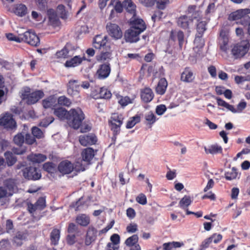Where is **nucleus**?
<instances>
[{
  "label": "nucleus",
  "mask_w": 250,
  "mask_h": 250,
  "mask_svg": "<svg viewBox=\"0 0 250 250\" xmlns=\"http://www.w3.org/2000/svg\"><path fill=\"white\" fill-rule=\"evenodd\" d=\"M84 119L85 115L80 108H71L69 110L67 122L70 126L78 129Z\"/></svg>",
  "instance_id": "f257e3e1"
},
{
  "label": "nucleus",
  "mask_w": 250,
  "mask_h": 250,
  "mask_svg": "<svg viewBox=\"0 0 250 250\" xmlns=\"http://www.w3.org/2000/svg\"><path fill=\"white\" fill-rule=\"evenodd\" d=\"M250 13V9H241L230 13L228 17L229 21H237V24L243 26H247L250 21V17L248 15Z\"/></svg>",
  "instance_id": "f03ea898"
},
{
  "label": "nucleus",
  "mask_w": 250,
  "mask_h": 250,
  "mask_svg": "<svg viewBox=\"0 0 250 250\" xmlns=\"http://www.w3.org/2000/svg\"><path fill=\"white\" fill-rule=\"evenodd\" d=\"M124 115L118 112L112 113L110 119L108 120V125L114 135H118L121 131V126L124 123Z\"/></svg>",
  "instance_id": "7ed1b4c3"
},
{
  "label": "nucleus",
  "mask_w": 250,
  "mask_h": 250,
  "mask_svg": "<svg viewBox=\"0 0 250 250\" xmlns=\"http://www.w3.org/2000/svg\"><path fill=\"white\" fill-rule=\"evenodd\" d=\"M30 91V88L26 87L21 96L22 99L26 100L28 104H35L44 96V93L42 90H37L32 92Z\"/></svg>",
  "instance_id": "20e7f679"
},
{
  "label": "nucleus",
  "mask_w": 250,
  "mask_h": 250,
  "mask_svg": "<svg viewBox=\"0 0 250 250\" xmlns=\"http://www.w3.org/2000/svg\"><path fill=\"white\" fill-rule=\"evenodd\" d=\"M21 42H24L33 46H38L40 44V40L37 34L31 30H28L21 34Z\"/></svg>",
  "instance_id": "39448f33"
},
{
  "label": "nucleus",
  "mask_w": 250,
  "mask_h": 250,
  "mask_svg": "<svg viewBox=\"0 0 250 250\" xmlns=\"http://www.w3.org/2000/svg\"><path fill=\"white\" fill-rule=\"evenodd\" d=\"M229 32L225 29H221L218 38V45L220 50L226 54L229 49Z\"/></svg>",
  "instance_id": "423d86ee"
},
{
  "label": "nucleus",
  "mask_w": 250,
  "mask_h": 250,
  "mask_svg": "<svg viewBox=\"0 0 250 250\" xmlns=\"http://www.w3.org/2000/svg\"><path fill=\"white\" fill-rule=\"evenodd\" d=\"M23 177L28 180H37L41 178V173L36 167H29L22 170Z\"/></svg>",
  "instance_id": "0eeeda50"
},
{
  "label": "nucleus",
  "mask_w": 250,
  "mask_h": 250,
  "mask_svg": "<svg viewBox=\"0 0 250 250\" xmlns=\"http://www.w3.org/2000/svg\"><path fill=\"white\" fill-rule=\"evenodd\" d=\"M106 30L109 35L115 40H119L122 38L123 32L120 26L111 22L106 25Z\"/></svg>",
  "instance_id": "6e6552de"
},
{
  "label": "nucleus",
  "mask_w": 250,
  "mask_h": 250,
  "mask_svg": "<svg viewBox=\"0 0 250 250\" xmlns=\"http://www.w3.org/2000/svg\"><path fill=\"white\" fill-rule=\"evenodd\" d=\"M111 72L110 64L109 62L100 64L96 71V75L98 79L104 80L107 78Z\"/></svg>",
  "instance_id": "1a4fd4ad"
},
{
  "label": "nucleus",
  "mask_w": 250,
  "mask_h": 250,
  "mask_svg": "<svg viewBox=\"0 0 250 250\" xmlns=\"http://www.w3.org/2000/svg\"><path fill=\"white\" fill-rule=\"evenodd\" d=\"M67 93L72 97H80V83L78 80H70L67 84Z\"/></svg>",
  "instance_id": "9d476101"
},
{
  "label": "nucleus",
  "mask_w": 250,
  "mask_h": 250,
  "mask_svg": "<svg viewBox=\"0 0 250 250\" xmlns=\"http://www.w3.org/2000/svg\"><path fill=\"white\" fill-rule=\"evenodd\" d=\"M139 32L133 30L131 28L125 31L124 34V39L126 42L129 43L137 42L140 40Z\"/></svg>",
  "instance_id": "9b49d317"
},
{
  "label": "nucleus",
  "mask_w": 250,
  "mask_h": 250,
  "mask_svg": "<svg viewBox=\"0 0 250 250\" xmlns=\"http://www.w3.org/2000/svg\"><path fill=\"white\" fill-rule=\"evenodd\" d=\"M185 35L184 32L181 30H172L169 35V40L173 42H178L179 48L182 49L184 42Z\"/></svg>",
  "instance_id": "f8f14e48"
},
{
  "label": "nucleus",
  "mask_w": 250,
  "mask_h": 250,
  "mask_svg": "<svg viewBox=\"0 0 250 250\" xmlns=\"http://www.w3.org/2000/svg\"><path fill=\"white\" fill-rule=\"evenodd\" d=\"M0 125L7 129H13L16 127V123L11 114H6L0 118Z\"/></svg>",
  "instance_id": "ddd939ff"
},
{
  "label": "nucleus",
  "mask_w": 250,
  "mask_h": 250,
  "mask_svg": "<svg viewBox=\"0 0 250 250\" xmlns=\"http://www.w3.org/2000/svg\"><path fill=\"white\" fill-rule=\"evenodd\" d=\"M93 46L96 49H101L102 47L104 49L108 48L109 45L107 43V37L106 36H103L102 35H97L93 39Z\"/></svg>",
  "instance_id": "4468645a"
},
{
  "label": "nucleus",
  "mask_w": 250,
  "mask_h": 250,
  "mask_svg": "<svg viewBox=\"0 0 250 250\" xmlns=\"http://www.w3.org/2000/svg\"><path fill=\"white\" fill-rule=\"evenodd\" d=\"M79 140L81 145L87 146L96 144L97 139L95 134L89 133L86 135L80 136Z\"/></svg>",
  "instance_id": "2eb2a0df"
},
{
  "label": "nucleus",
  "mask_w": 250,
  "mask_h": 250,
  "mask_svg": "<svg viewBox=\"0 0 250 250\" xmlns=\"http://www.w3.org/2000/svg\"><path fill=\"white\" fill-rule=\"evenodd\" d=\"M129 24L130 28L141 33L144 32L146 28L145 22L141 19H133L132 18L130 20Z\"/></svg>",
  "instance_id": "dca6fc26"
},
{
  "label": "nucleus",
  "mask_w": 250,
  "mask_h": 250,
  "mask_svg": "<svg viewBox=\"0 0 250 250\" xmlns=\"http://www.w3.org/2000/svg\"><path fill=\"white\" fill-rule=\"evenodd\" d=\"M74 169L73 164L68 160L62 161L58 166V171L62 175L70 173Z\"/></svg>",
  "instance_id": "f3484780"
},
{
  "label": "nucleus",
  "mask_w": 250,
  "mask_h": 250,
  "mask_svg": "<svg viewBox=\"0 0 250 250\" xmlns=\"http://www.w3.org/2000/svg\"><path fill=\"white\" fill-rule=\"evenodd\" d=\"M97 151V150H94L92 147H89L83 149L81 152V156L83 161L87 164H90Z\"/></svg>",
  "instance_id": "a211bd4d"
},
{
  "label": "nucleus",
  "mask_w": 250,
  "mask_h": 250,
  "mask_svg": "<svg viewBox=\"0 0 250 250\" xmlns=\"http://www.w3.org/2000/svg\"><path fill=\"white\" fill-rule=\"evenodd\" d=\"M140 97L142 101L147 104L152 101L154 97V94L150 87H146L141 89Z\"/></svg>",
  "instance_id": "6ab92c4d"
},
{
  "label": "nucleus",
  "mask_w": 250,
  "mask_h": 250,
  "mask_svg": "<svg viewBox=\"0 0 250 250\" xmlns=\"http://www.w3.org/2000/svg\"><path fill=\"white\" fill-rule=\"evenodd\" d=\"M248 50L246 46L236 44L231 49V54L235 59L241 58L245 56Z\"/></svg>",
  "instance_id": "aec40b11"
},
{
  "label": "nucleus",
  "mask_w": 250,
  "mask_h": 250,
  "mask_svg": "<svg viewBox=\"0 0 250 250\" xmlns=\"http://www.w3.org/2000/svg\"><path fill=\"white\" fill-rule=\"evenodd\" d=\"M195 79L193 72L189 67L185 68L183 72L181 73L180 80L185 83H191Z\"/></svg>",
  "instance_id": "412c9836"
},
{
  "label": "nucleus",
  "mask_w": 250,
  "mask_h": 250,
  "mask_svg": "<svg viewBox=\"0 0 250 250\" xmlns=\"http://www.w3.org/2000/svg\"><path fill=\"white\" fill-rule=\"evenodd\" d=\"M193 20L186 15H183L177 19L176 23L179 27L184 29L189 28V24L192 23Z\"/></svg>",
  "instance_id": "4be33fe9"
},
{
  "label": "nucleus",
  "mask_w": 250,
  "mask_h": 250,
  "mask_svg": "<svg viewBox=\"0 0 250 250\" xmlns=\"http://www.w3.org/2000/svg\"><path fill=\"white\" fill-rule=\"evenodd\" d=\"M105 51H102L101 53L96 56V60L99 62H108L112 58L111 51H110V47L104 48Z\"/></svg>",
  "instance_id": "5701e85b"
},
{
  "label": "nucleus",
  "mask_w": 250,
  "mask_h": 250,
  "mask_svg": "<svg viewBox=\"0 0 250 250\" xmlns=\"http://www.w3.org/2000/svg\"><path fill=\"white\" fill-rule=\"evenodd\" d=\"M167 85V82L166 78L160 79L155 88L156 93L160 95H164L166 92Z\"/></svg>",
  "instance_id": "b1692460"
},
{
  "label": "nucleus",
  "mask_w": 250,
  "mask_h": 250,
  "mask_svg": "<svg viewBox=\"0 0 250 250\" xmlns=\"http://www.w3.org/2000/svg\"><path fill=\"white\" fill-rule=\"evenodd\" d=\"M13 11L16 15L22 17L27 14V8L26 5L23 4H17L14 5Z\"/></svg>",
  "instance_id": "393cba45"
},
{
  "label": "nucleus",
  "mask_w": 250,
  "mask_h": 250,
  "mask_svg": "<svg viewBox=\"0 0 250 250\" xmlns=\"http://www.w3.org/2000/svg\"><path fill=\"white\" fill-rule=\"evenodd\" d=\"M84 57H81L79 56H76L69 60H67L64 63L66 67H74L80 65L83 60H85Z\"/></svg>",
  "instance_id": "a878e982"
},
{
  "label": "nucleus",
  "mask_w": 250,
  "mask_h": 250,
  "mask_svg": "<svg viewBox=\"0 0 250 250\" xmlns=\"http://www.w3.org/2000/svg\"><path fill=\"white\" fill-rule=\"evenodd\" d=\"M124 7L127 12L132 14L133 16L136 15V6L132 0H124Z\"/></svg>",
  "instance_id": "bb28decb"
},
{
  "label": "nucleus",
  "mask_w": 250,
  "mask_h": 250,
  "mask_svg": "<svg viewBox=\"0 0 250 250\" xmlns=\"http://www.w3.org/2000/svg\"><path fill=\"white\" fill-rule=\"evenodd\" d=\"M54 114L60 120L62 121L66 120L67 121L69 114V111H67L63 107H60L54 108Z\"/></svg>",
  "instance_id": "cd10ccee"
},
{
  "label": "nucleus",
  "mask_w": 250,
  "mask_h": 250,
  "mask_svg": "<svg viewBox=\"0 0 250 250\" xmlns=\"http://www.w3.org/2000/svg\"><path fill=\"white\" fill-rule=\"evenodd\" d=\"M76 222L81 226L86 227L90 224V219L85 214H81L76 217Z\"/></svg>",
  "instance_id": "c85d7f7f"
},
{
  "label": "nucleus",
  "mask_w": 250,
  "mask_h": 250,
  "mask_svg": "<svg viewBox=\"0 0 250 250\" xmlns=\"http://www.w3.org/2000/svg\"><path fill=\"white\" fill-rule=\"evenodd\" d=\"M60 230L58 229H53L50 233V239L52 245L56 246L59 243L60 238Z\"/></svg>",
  "instance_id": "c756f323"
},
{
  "label": "nucleus",
  "mask_w": 250,
  "mask_h": 250,
  "mask_svg": "<svg viewBox=\"0 0 250 250\" xmlns=\"http://www.w3.org/2000/svg\"><path fill=\"white\" fill-rule=\"evenodd\" d=\"M49 24L53 26L59 25V20L56 12L52 9H49L47 11Z\"/></svg>",
  "instance_id": "7c9ffc66"
},
{
  "label": "nucleus",
  "mask_w": 250,
  "mask_h": 250,
  "mask_svg": "<svg viewBox=\"0 0 250 250\" xmlns=\"http://www.w3.org/2000/svg\"><path fill=\"white\" fill-rule=\"evenodd\" d=\"M70 44L66 43L64 47L61 50L58 51L56 53V57L58 59H66L69 57V48Z\"/></svg>",
  "instance_id": "2f4dec72"
},
{
  "label": "nucleus",
  "mask_w": 250,
  "mask_h": 250,
  "mask_svg": "<svg viewBox=\"0 0 250 250\" xmlns=\"http://www.w3.org/2000/svg\"><path fill=\"white\" fill-rule=\"evenodd\" d=\"M100 99L108 100L112 97V94L110 90L104 86L99 89Z\"/></svg>",
  "instance_id": "473e14b6"
},
{
  "label": "nucleus",
  "mask_w": 250,
  "mask_h": 250,
  "mask_svg": "<svg viewBox=\"0 0 250 250\" xmlns=\"http://www.w3.org/2000/svg\"><path fill=\"white\" fill-rule=\"evenodd\" d=\"M205 151L207 154H215L222 153L223 149L221 146L218 145H213L210 146L208 148L205 147Z\"/></svg>",
  "instance_id": "72a5a7b5"
},
{
  "label": "nucleus",
  "mask_w": 250,
  "mask_h": 250,
  "mask_svg": "<svg viewBox=\"0 0 250 250\" xmlns=\"http://www.w3.org/2000/svg\"><path fill=\"white\" fill-rule=\"evenodd\" d=\"M46 158V155L40 153L32 154L29 157L30 160L35 163H41L43 162Z\"/></svg>",
  "instance_id": "f704fd0d"
},
{
  "label": "nucleus",
  "mask_w": 250,
  "mask_h": 250,
  "mask_svg": "<svg viewBox=\"0 0 250 250\" xmlns=\"http://www.w3.org/2000/svg\"><path fill=\"white\" fill-rule=\"evenodd\" d=\"M145 119L146 125H148L150 127H151L152 125L154 124L157 120L156 116L151 111L146 114Z\"/></svg>",
  "instance_id": "c9c22d12"
},
{
  "label": "nucleus",
  "mask_w": 250,
  "mask_h": 250,
  "mask_svg": "<svg viewBox=\"0 0 250 250\" xmlns=\"http://www.w3.org/2000/svg\"><path fill=\"white\" fill-rule=\"evenodd\" d=\"M4 156L5 157L8 166L11 167L16 163L17 161V158L11 152H5L4 153Z\"/></svg>",
  "instance_id": "e433bc0d"
},
{
  "label": "nucleus",
  "mask_w": 250,
  "mask_h": 250,
  "mask_svg": "<svg viewBox=\"0 0 250 250\" xmlns=\"http://www.w3.org/2000/svg\"><path fill=\"white\" fill-rule=\"evenodd\" d=\"M55 98L53 96H49L42 101V104L44 108H48L55 106Z\"/></svg>",
  "instance_id": "4c0bfd02"
},
{
  "label": "nucleus",
  "mask_w": 250,
  "mask_h": 250,
  "mask_svg": "<svg viewBox=\"0 0 250 250\" xmlns=\"http://www.w3.org/2000/svg\"><path fill=\"white\" fill-rule=\"evenodd\" d=\"M14 143L19 146H21L25 143L24 132L18 133L13 138Z\"/></svg>",
  "instance_id": "58836bf2"
},
{
  "label": "nucleus",
  "mask_w": 250,
  "mask_h": 250,
  "mask_svg": "<svg viewBox=\"0 0 250 250\" xmlns=\"http://www.w3.org/2000/svg\"><path fill=\"white\" fill-rule=\"evenodd\" d=\"M135 98V95H134L132 98H130L128 96H121V99L118 101V103L122 107H125L129 104H132Z\"/></svg>",
  "instance_id": "ea45409f"
},
{
  "label": "nucleus",
  "mask_w": 250,
  "mask_h": 250,
  "mask_svg": "<svg viewBox=\"0 0 250 250\" xmlns=\"http://www.w3.org/2000/svg\"><path fill=\"white\" fill-rule=\"evenodd\" d=\"M238 175L237 168L232 167L229 170L227 171L225 173V176L227 180H232L236 178Z\"/></svg>",
  "instance_id": "a19ab883"
},
{
  "label": "nucleus",
  "mask_w": 250,
  "mask_h": 250,
  "mask_svg": "<svg viewBox=\"0 0 250 250\" xmlns=\"http://www.w3.org/2000/svg\"><path fill=\"white\" fill-rule=\"evenodd\" d=\"M58 104L59 105L69 107L71 104L70 99L66 97L65 96H60L57 100Z\"/></svg>",
  "instance_id": "79ce46f5"
},
{
  "label": "nucleus",
  "mask_w": 250,
  "mask_h": 250,
  "mask_svg": "<svg viewBox=\"0 0 250 250\" xmlns=\"http://www.w3.org/2000/svg\"><path fill=\"white\" fill-rule=\"evenodd\" d=\"M207 24L205 21L199 22L196 26L197 33L196 35L203 36L205 31L207 30Z\"/></svg>",
  "instance_id": "37998d69"
},
{
  "label": "nucleus",
  "mask_w": 250,
  "mask_h": 250,
  "mask_svg": "<svg viewBox=\"0 0 250 250\" xmlns=\"http://www.w3.org/2000/svg\"><path fill=\"white\" fill-rule=\"evenodd\" d=\"M140 122V117L138 115H136L129 119L126 124V128L130 129L134 126L137 123Z\"/></svg>",
  "instance_id": "c03bdc74"
},
{
  "label": "nucleus",
  "mask_w": 250,
  "mask_h": 250,
  "mask_svg": "<svg viewBox=\"0 0 250 250\" xmlns=\"http://www.w3.org/2000/svg\"><path fill=\"white\" fill-rule=\"evenodd\" d=\"M192 201L189 196L185 195L181 199L179 203V207L186 209L191 203Z\"/></svg>",
  "instance_id": "a18cd8bd"
},
{
  "label": "nucleus",
  "mask_w": 250,
  "mask_h": 250,
  "mask_svg": "<svg viewBox=\"0 0 250 250\" xmlns=\"http://www.w3.org/2000/svg\"><path fill=\"white\" fill-rule=\"evenodd\" d=\"M139 237L137 234H134L127 238L125 241V244L128 247L133 246L138 244Z\"/></svg>",
  "instance_id": "49530a36"
},
{
  "label": "nucleus",
  "mask_w": 250,
  "mask_h": 250,
  "mask_svg": "<svg viewBox=\"0 0 250 250\" xmlns=\"http://www.w3.org/2000/svg\"><path fill=\"white\" fill-rule=\"evenodd\" d=\"M43 169L49 173H54L56 172L55 164L52 162H46L43 165Z\"/></svg>",
  "instance_id": "de8ad7c7"
},
{
  "label": "nucleus",
  "mask_w": 250,
  "mask_h": 250,
  "mask_svg": "<svg viewBox=\"0 0 250 250\" xmlns=\"http://www.w3.org/2000/svg\"><path fill=\"white\" fill-rule=\"evenodd\" d=\"M250 82V75L246 76L236 75L234 77V82L237 84H240L245 82Z\"/></svg>",
  "instance_id": "09e8293b"
},
{
  "label": "nucleus",
  "mask_w": 250,
  "mask_h": 250,
  "mask_svg": "<svg viewBox=\"0 0 250 250\" xmlns=\"http://www.w3.org/2000/svg\"><path fill=\"white\" fill-rule=\"evenodd\" d=\"M57 10L60 17L62 19L67 18V12L66 11L65 6L62 4H59L57 8Z\"/></svg>",
  "instance_id": "8fccbe9b"
},
{
  "label": "nucleus",
  "mask_w": 250,
  "mask_h": 250,
  "mask_svg": "<svg viewBox=\"0 0 250 250\" xmlns=\"http://www.w3.org/2000/svg\"><path fill=\"white\" fill-rule=\"evenodd\" d=\"M217 103L219 106H221L226 107L227 109L230 111H233L234 109V106L229 104L224 100H222L219 97L216 98Z\"/></svg>",
  "instance_id": "3c124183"
},
{
  "label": "nucleus",
  "mask_w": 250,
  "mask_h": 250,
  "mask_svg": "<svg viewBox=\"0 0 250 250\" xmlns=\"http://www.w3.org/2000/svg\"><path fill=\"white\" fill-rule=\"evenodd\" d=\"M32 134L35 138L42 139L44 137V134L43 132L37 126H33L32 128Z\"/></svg>",
  "instance_id": "603ef678"
},
{
  "label": "nucleus",
  "mask_w": 250,
  "mask_h": 250,
  "mask_svg": "<svg viewBox=\"0 0 250 250\" xmlns=\"http://www.w3.org/2000/svg\"><path fill=\"white\" fill-rule=\"evenodd\" d=\"M247 103L244 100L241 101L237 105V108L234 107L233 111H231L233 113H240L246 107Z\"/></svg>",
  "instance_id": "864d4df0"
},
{
  "label": "nucleus",
  "mask_w": 250,
  "mask_h": 250,
  "mask_svg": "<svg viewBox=\"0 0 250 250\" xmlns=\"http://www.w3.org/2000/svg\"><path fill=\"white\" fill-rule=\"evenodd\" d=\"M202 37L203 36H200L198 35H195L194 43L196 45L197 47L202 48L204 46L205 41Z\"/></svg>",
  "instance_id": "5fc2aeb1"
},
{
  "label": "nucleus",
  "mask_w": 250,
  "mask_h": 250,
  "mask_svg": "<svg viewBox=\"0 0 250 250\" xmlns=\"http://www.w3.org/2000/svg\"><path fill=\"white\" fill-rule=\"evenodd\" d=\"M4 185L10 191H13L16 187L14 180L11 179L6 180L5 181Z\"/></svg>",
  "instance_id": "6e6d98bb"
},
{
  "label": "nucleus",
  "mask_w": 250,
  "mask_h": 250,
  "mask_svg": "<svg viewBox=\"0 0 250 250\" xmlns=\"http://www.w3.org/2000/svg\"><path fill=\"white\" fill-rule=\"evenodd\" d=\"M25 143L29 145H32L36 141V139L30 134L24 133Z\"/></svg>",
  "instance_id": "4d7b16f0"
},
{
  "label": "nucleus",
  "mask_w": 250,
  "mask_h": 250,
  "mask_svg": "<svg viewBox=\"0 0 250 250\" xmlns=\"http://www.w3.org/2000/svg\"><path fill=\"white\" fill-rule=\"evenodd\" d=\"M97 230L93 227H89L87 229L86 236L92 239H96L97 236Z\"/></svg>",
  "instance_id": "13d9d810"
},
{
  "label": "nucleus",
  "mask_w": 250,
  "mask_h": 250,
  "mask_svg": "<svg viewBox=\"0 0 250 250\" xmlns=\"http://www.w3.org/2000/svg\"><path fill=\"white\" fill-rule=\"evenodd\" d=\"M36 206L38 207L39 210L43 209L46 207L45 199L43 197H40L35 203Z\"/></svg>",
  "instance_id": "bf43d9fd"
},
{
  "label": "nucleus",
  "mask_w": 250,
  "mask_h": 250,
  "mask_svg": "<svg viewBox=\"0 0 250 250\" xmlns=\"http://www.w3.org/2000/svg\"><path fill=\"white\" fill-rule=\"evenodd\" d=\"M212 242V240L210 237L204 240L200 245V250H205L208 248Z\"/></svg>",
  "instance_id": "052dcab7"
},
{
  "label": "nucleus",
  "mask_w": 250,
  "mask_h": 250,
  "mask_svg": "<svg viewBox=\"0 0 250 250\" xmlns=\"http://www.w3.org/2000/svg\"><path fill=\"white\" fill-rule=\"evenodd\" d=\"M136 201L142 205H145L147 203V199L146 196L143 193L139 194L136 198Z\"/></svg>",
  "instance_id": "680f3d73"
},
{
  "label": "nucleus",
  "mask_w": 250,
  "mask_h": 250,
  "mask_svg": "<svg viewBox=\"0 0 250 250\" xmlns=\"http://www.w3.org/2000/svg\"><path fill=\"white\" fill-rule=\"evenodd\" d=\"M126 230L128 233H134L138 230V225L137 224L134 223H130L126 227Z\"/></svg>",
  "instance_id": "e2e57ef3"
},
{
  "label": "nucleus",
  "mask_w": 250,
  "mask_h": 250,
  "mask_svg": "<svg viewBox=\"0 0 250 250\" xmlns=\"http://www.w3.org/2000/svg\"><path fill=\"white\" fill-rule=\"evenodd\" d=\"M7 39L11 41H15L17 42H21V34L16 36L13 33H8L6 34Z\"/></svg>",
  "instance_id": "0e129e2a"
},
{
  "label": "nucleus",
  "mask_w": 250,
  "mask_h": 250,
  "mask_svg": "<svg viewBox=\"0 0 250 250\" xmlns=\"http://www.w3.org/2000/svg\"><path fill=\"white\" fill-rule=\"evenodd\" d=\"M37 5L40 10H45L47 7L46 0H36Z\"/></svg>",
  "instance_id": "69168bd1"
},
{
  "label": "nucleus",
  "mask_w": 250,
  "mask_h": 250,
  "mask_svg": "<svg viewBox=\"0 0 250 250\" xmlns=\"http://www.w3.org/2000/svg\"><path fill=\"white\" fill-rule=\"evenodd\" d=\"M110 241L113 244V246H116V245H118L120 243V237L119 234L114 233L110 237Z\"/></svg>",
  "instance_id": "338daca9"
},
{
  "label": "nucleus",
  "mask_w": 250,
  "mask_h": 250,
  "mask_svg": "<svg viewBox=\"0 0 250 250\" xmlns=\"http://www.w3.org/2000/svg\"><path fill=\"white\" fill-rule=\"evenodd\" d=\"M124 8L123 2L122 3L120 1L118 0L115 3L114 6V10L118 13H121L123 11Z\"/></svg>",
  "instance_id": "774afa93"
}]
</instances>
